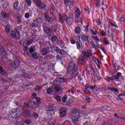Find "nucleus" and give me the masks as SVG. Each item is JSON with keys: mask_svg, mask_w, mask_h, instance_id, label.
<instances>
[{"mask_svg": "<svg viewBox=\"0 0 125 125\" xmlns=\"http://www.w3.org/2000/svg\"><path fill=\"white\" fill-rule=\"evenodd\" d=\"M56 60H57V61H59V62H62V60H63L62 58L60 57V56L59 55L56 56Z\"/></svg>", "mask_w": 125, "mask_h": 125, "instance_id": "nucleus-33", "label": "nucleus"}, {"mask_svg": "<svg viewBox=\"0 0 125 125\" xmlns=\"http://www.w3.org/2000/svg\"><path fill=\"white\" fill-rule=\"evenodd\" d=\"M88 43L89 46H91L92 48H96V47H98L99 46V44L97 43V44L95 45L94 42L92 40L88 41Z\"/></svg>", "mask_w": 125, "mask_h": 125, "instance_id": "nucleus-11", "label": "nucleus"}, {"mask_svg": "<svg viewBox=\"0 0 125 125\" xmlns=\"http://www.w3.org/2000/svg\"><path fill=\"white\" fill-rule=\"evenodd\" d=\"M51 19H52V18L49 17V15H46L45 16V21L46 22H50V21H51Z\"/></svg>", "mask_w": 125, "mask_h": 125, "instance_id": "nucleus-21", "label": "nucleus"}, {"mask_svg": "<svg viewBox=\"0 0 125 125\" xmlns=\"http://www.w3.org/2000/svg\"><path fill=\"white\" fill-rule=\"evenodd\" d=\"M59 17L60 22L61 23H63V22L64 21V19H63V17H62L61 14L59 15Z\"/></svg>", "mask_w": 125, "mask_h": 125, "instance_id": "nucleus-41", "label": "nucleus"}, {"mask_svg": "<svg viewBox=\"0 0 125 125\" xmlns=\"http://www.w3.org/2000/svg\"><path fill=\"white\" fill-rule=\"evenodd\" d=\"M95 87H96L95 85H91V86H90V89H95Z\"/></svg>", "mask_w": 125, "mask_h": 125, "instance_id": "nucleus-63", "label": "nucleus"}, {"mask_svg": "<svg viewBox=\"0 0 125 125\" xmlns=\"http://www.w3.org/2000/svg\"><path fill=\"white\" fill-rule=\"evenodd\" d=\"M0 73L1 75H4L6 74L5 71L3 69V68H2V66L0 67Z\"/></svg>", "mask_w": 125, "mask_h": 125, "instance_id": "nucleus-29", "label": "nucleus"}, {"mask_svg": "<svg viewBox=\"0 0 125 125\" xmlns=\"http://www.w3.org/2000/svg\"><path fill=\"white\" fill-rule=\"evenodd\" d=\"M20 63H21L20 60H19V59L17 58H15L13 62L11 63V65L12 67V68L15 69L16 68H18V67L20 66Z\"/></svg>", "mask_w": 125, "mask_h": 125, "instance_id": "nucleus-5", "label": "nucleus"}, {"mask_svg": "<svg viewBox=\"0 0 125 125\" xmlns=\"http://www.w3.org/2000/svg\"><path fill=\"white\" fill-rule=\"evenodd\" d=\"M33 2H34V3L36 4V5L39 7L42 5V1L41 0H33Z\"/></svg>", "mask_w": 125, "mask_h": 125, "instance_id": "nucleus-15", "label": "nucleus"}, {"mask_svg": "<svg viewBox=\"0 0 125 125\" xmlns=\"http://www.w3.org/2000/svg\"><path fill=\"white\" fill-rule=\"evenodd\" d=\"M80 15H81V11L79 8L77 7L75 8V17L79 18Z\"/></svg>", "mask_w": 125, "mask_h": 125, "instance_id": "nucleus-16", "label": "nucleus"}, {"mask_svg": "<svg viewBox=\"0 0 125 125\" xmlns=\"http://www.w3.org/2000/svg\"><path fill=\"white\" fill-rule=\"evenodd\" d=\"M84 10L87 14H89V8H88V9L85 8Z\"/></svg>", "mask_w": 125, "mask_h": 125, "instance_id": "nucleus-61", "label": "nucleus"}, {"mask_svg": "<svg viewBox=\"0 0 125 125\" xmlns=\"http://www.w3.org/2000/svg\"><path fill=\"white\" fill-rule=\"evenodd\" d=\"M57 51H58V53H59V54L62 55V51H64V50H61L59 49Z\"/></svg>", "mask_w": 125, "mask_h": 125, "instance_id": "nucleus-58", "label": "nucleus"}, {"mask_svg": "<svg viewBox=\"0 0 125 125\" xmlns=\"http://www.w3.org/2000/svg\"><path fill=\"white\" fill-rule=\"evenodd\" d=\"M47 113L48 116H53V115H54L55 113V112L54 111V109H49L47 110Z\"/></svg>", "mask_w": 125, "mask_h": 125, "instance_id": "nucleus-17", "label": "nucleus"}, {"mask_svg": "<svg viewBox=\"0 0 125 125\" xmlns=\"http://www.w3.org/2000/svg\"><path fill=\"white\" fill-rule=\"evenodd\" d=\"M58 43L62 48H63V47H64L65 44H64V42H63V41H58Z\"/></svg>", "mask_w": 125, "mask_h": 125, "instance_id": "nucleus-27", "label": "nucleus"}, {"mask_svg": "<svg viewBox=\"0 0 125 125\" xmlns=\"http://www.w3.org/2000/svg\"><path fill=\"white\" fill-rule=\"evenodd\" d=\"M63 19L65 20V22H66L67 25H70V24H72V23H73V18H72L71 17H68L66 15H64Z\"/></svg>", "mask_w": 125, "mask_h": 125, "instance_id": "nucleus-8", "label": "nucleus"}, {"mask_svg": "<svg viewBox=\"0 0 125 125\" xmlns=\"http://www.w3.org/2000/svg\"><path fill=\"white\" fill-rule=\"evenodd\" d=\"M44 32L47 34V35L49 36H51V34H52V30L49 28L47 26H46L44 29Z\"/></svg>", "mask_w": 125, "mask_h": 125, "instance_id": "nucleus-12", "label": "nucleus"}, {"mask_svg": "<svg viewBox=\"0 0 125 125\" xmlns=\"http://www.w3.org/2000/svg\"><path fill=\"white\" fill-rule=\"evenodd\" d=\"M33 42H34V39H31L27 41L26 42V45H30V44H32V43H33Z\"/></svg>", "mask_w": 125, "mask_h": 125, "instance_id": "nucleus-36", "label": "nucleus"}, {"mask_svg": "<svg viewBox=\"0 0 125 125\" xmlns=\"http://www.w3.org/2000/svg\"><path fill=\"white\" fill-rule=\"evenodd\" d=\"M54 90L56 92H58V91H60V90H61V88H60L59 86H56L54 87Z\"/></svg>", "mask_w": 125, "mask_h": 125, "instance_id": "nucleus-30", "label": "nucleus"}, {"mask_svg": "<svg viewBox=\"0 0 125 125\" xmlns=\"http://www.w3.org/2000/svg\"><path fill=\"white\" fill-rule=\"evenodd\" d=\"M78 41L76 42L77 48L79 50H83V44L82 43V42H81V40L80 38H78Z\"/></svg>", "mask_w": 125, "mask_h": 125, "instance_id": "nucleus-9", "label": "nucleus"}, {"mask_svg": "<svg viewBox=\"0 0 125 125\" xmlns=\"http://www.w3.org/2000/svg\"><path fill=\"white\" fill-rule=\"evenodd\" d=\"M46 44L47 46L42 48L41 51V54L43 56H45V55H46L47 53H49L50 52V49L49 48V46H50V43L49 42H46Z\"/></svg>", "mask_w": 125, "mask_h": 125, "instance_id": "nucleus-4", "label": "nucleus"}, {"mask_svg": "<svg viewBox=\"0 0 125 125\" xmlns=\"http://www.w3.org/2000/svg\"><path fill=\"white\" fill-rule=\"evenodd\" d=\"M107 81H108V82H110V81H114V76H113L112 77H108L107 79Z\"/></svg>", "mask_w": 125, "mask_h": 125, "instance_id": "nucleus-56", "label": "nucleus"}, {"mask_svg": "<svg viewBox=\"0 0 125 125\" xmlns=\"http://www.w3.org/2000/svg\"><path fill=\"white\" fill-rule=\"evenodd\" d=\"M72 112V123L74 125H80L79 124V119L81 117L80 114V110L78 109L73 108L71 110ZM62 125H72V123L69 120H65Z\"/></svg>", "mask_w": 125, "mask_h": 125, "instance_id": "nucleus-1", "label": "nucleus"}, {"mask_svg": "<svg viewBox=\"0 0 125 125\" xmlns=\"http://www.w3.org/2000/svg\"><path fill=\"white\" fill-rule=\"evenodd\" d=\"M56 122L55 120L52 119L49 120L48 124L50 125H55Z\"/></svg>", "mask_w": 125, "mask_h": 125, "instance_id": "nucleus-25", "label": "nucleus"}, {"mask_svg": "<svg viewBox=\"0 0 125 125\" xmlns=\"http://www.w3.org/2000/svg\"><path fill=\"white\" fill-rule=\"evenodd\" d=\"M28 50H29V48H28V46H26V47H24V48H23V51H28Z\"/></svg>", "mask_w": 125, "mask_h": 125, "instance_id": "nucleus-62", "label": "nucleus"}, {"mask_svg": "<svg viewBox=\"0 0 125 125\" xmlns=\"http://www.w3.org/2000/svg\"><path fill=\"white\" fill-rule=\"evenodd\" d=\"M14 8L15 9H19V2L17 1L14 3Z\"/></svg>", "mask_w": 125, "mask_h": 125, "instance_id": "nucleus-26", "label": "nucleus"}, {"mask_svg": "<svg viewBox=\"0 0 125 125\" xmlns=\"http://www.w3.org/2000/svg\"><path fill=\"white\" fill-rule=\"evenodd\" d=\"M0 55L4 56L5 55V51L2 47L0 46Z\"/></svg>", "mask_w": 125, "mask_h": 125, "instance_id": "nucleus-20", "label": "nucleus"}, {"mask_svg": "<svg viewBox=\"0 0 125 125\" xmlns=\"http://www.w3.org/2000/svg\"><path fill=\"white\" fill-rule=\"evenodd\" d=\"M11 36L12 38L14 39L18 37V38L20 37V33L18 31H12Z\"/></svg>", "mask_w": 125, "mask_h": 125, "instance_id": "nucleus-10", "label": "nucleus"}, {"mask_svg": "<svg viewBox=\"0 0 125 125\" xmlns=\"http://www.w3.org/2000/svg\"><path fill=\"white\" fill-rule=\"evenodd\" d=\"M24 16L26 19H29V18H30V14L28 13H25Z\"/></svg>", "mask_w": 125, "mask_h": 125, "instance_id": "nucleus-55", "label": "nucleus"}, {"mask_svg": "<svg viewBox=\"0 0 125 125\" xmlns=\"http://www.w3.org/2000/svg\"><path fill=\"white\" fill-rule=\"evenodd\" d=\"M121 22H125V17H123L120 20Z\"/></svg>", "mask_w": 125, "mask_h": 125, "instance_id": "nucleus-64", "label": "nucleus"}, {"mask_svg": "<svg viewBox=\"0 0 125 125\" xmlns=\"http://www.w3.org/2000/svg\"><path fill=\"white\" fill-rule=\"evenodd\" d=\"M68 98V97L67 96H64V97H62V101L63 103H66V101H67V99Z\"/></svg>", "mask_w": 125, "mask_h": 125, "instance_id": "nucleus-38", "label": "nucleus"}, {"mask_svg": "<svg viewBox=\"0 0 125 125\" xmlns=\"http://www.w3.org/2000/svg\"><path fill=\"white\" fill-rule=\"evenodd\" d=\"M56 100H57V102H61V98H60V97L58 96L56 97Z\"/></svg>", "mask_w": 125, "mask_h": 125, "instance_id": "nucleus-54", "label": "nucleus"}, {"mask_svg": "<svg viewBox=\"0 0 125 125\" xmlns=\"http://www.w3.org/2000/svg\"><path fill=\"white\" fill-rule=\"evenodd\" d=\"M73 103V100L72 99H68L67 103V106H70Z\"/></svg>", "mask_w": 125, "mask_h": 125, "instance_id": "nucleus-40", "label": "nucleus"}, {"mask_svg": "<svg viewBox=\"0 0 125 125\" xmlns=\"http://www.w3.org/2000/svg\"><path fill=\"white\" fill-rule=\"evenodd\" d=\"M36 27H38V24L35 23H33L31 25V28H36Z\"/></svg>", "mask_w": 125, "mask_h": 125, "instance_id": "nucleus-47", "label": "nucleus"}, {"mask_svg": "<svg viewBox=\"0 0 125 125\" xmlns=\"http://www.w3.org/2000/svg\"><path fill=\"white\" fill-rule=\"evenodd\" d=\"M29 52L30 53H33V52H35V49H34V47H30L29 49Z\"/></svg>", "mask_w": 125, "mask_h": 125, "instance_id": "nucleus-45", "label": "nucleus"}, {"mask_svg": "<svg viewBox=\"0 0 125 125\" xmlns=\"http://www.w3.org/2000/svg\"><path fill=\"white\" fill-rule=\"evenodd\" d=\"M81 40L84 42H88V36H82L81 37Z\"/></svg>", "mask_w": 125, "mask_h": 125, "instance_id": "nucleus-24", "label": "nucleus"}, {"mask_svg": "<svg viewBox=\"0 0 125 125\" xmlns=\"http://www.w3.org/2000/svg\"><path fill=\"white\" fill-rule=\"evenodd\" d=\"M108 89H109V90H111V91H114L115 92H118V91H119V89L115 88V87H109L108 88Z\"/></svg>", "mask_w": 125, "mask_h": 125, "instance_id": "nucleus-34", "label": "nucleus"}, {"mask_svg": "<svg viewBox=\"0 0 125 125\" xmlns=\"http://www.w3.org/2000/svg\"><path fill=\"white\" fill-rule=\"evenodd\" d=\"M100 31V34H101V35H102V36H103V37H105L106 36V33L105 32V31H104V30H101V29H99Z\"/></svg>", "mask_w": 125, "mask_h": 125, "instance_id": "nucleus-35", "label": "nucleus"}, {"mask_svg": "<svg viewBox=\"0 0 125 125\" xmlns=\"http://www.w3.org/2000/svg\"><path fill=\"white\" fill-rule=\"evenodd\" d=\"M59 113L61 117L64 118L67 115V108L66 107H62L59 110Z\"/></svg>", "mask_w": 125, "mask_h": 125, "instance_id": "nucleus-7", "label": "nucleus"}, {"mask_svg": "<svg viewBox=\"0 0 125 125\" xmlns=\"http://www.w3.org/2000/svg\"><path fill=\"white\" fill-rule=\"evenodd\" d=\"M54 58H55V57L53 56V55L52 54H49L44 57V59L46 61H48V60L54 59Z\"/></svg>", "mask_w": 125, "mask_h": 125, "instance_id": "nucleus-14", "label": "nucleus"}, {"mask_svg": "<svg viewBox=\"0 0 125 125\" xmlns=\"http://www.w3.org/2000/svg\"><path fill=\"white\" fill-rule=\"evenodd\" d=\"M1 14L3 18H6L7 17H9V14L6 13V12L5 11L1 12Z\"/></svg>", "mask_w": 125, "mask_h": 125, "instance_id": "nucleus-18", "label": "nucleus"}, {"mask_svg": "<svg viewBox=\"0 0 125 125\" xmlns=\"http://www.w3.org/2000/svg\"><path fill=\"white\" fill-rule=\"evenodd\" d=\"M32 58L33 59H38L39 56L37 54V53H34L32 54Z\"/></svg>", "mask_w": 125, "mask_h": 125, "instance_id": "nucleus-37", "label": "nucleus"}, {"mask_svg": "<svg viewBox=\"0 0 125 125\" xmlns=\"http://www.w3.org/2000/svg\"><path fill=\"white\" fill-rule=\"evenodd\" d=\"M25 2H26L28 6H31L32 4V1H31V0H26Z\"/></svg>", "mask_w": 125, "mask_h": 125, "instance_id": "nucleus-44", "label": "nucleus"}, {"mask_svg": "<svg viewBox=\"0 0 125 125\" xmlns=\"http://www.w3.org/2000/svg\"><path fill=\"white\" fill-rule=\"evenodd\" d=\"M53 107H54V104H49V109H53Z\"/></svg>", "mask_w": 125, "mask_h": 125, "instance_id": "nucleus-57", "label": "nucleus"}, {"mask_svg": "<svg viewBox=\"0 0 125 125\" xmlns=\"http://www.w3.org/2000/svg\"><path fill=\"white\" fill-rule=\"evenodd\" d=\"M89 87V86H87V87L86 86H85V88L83 90V92L84 93H88L89 92V90H88V88Z\"/></svg>", "mask_w": 125, "mask_h": 125, "instance_id": "nucleus-42", "label": "nucleus"}, {"mask_svg": "<svg viewBox=\"0 0 125 125\" xmlns=\"http://www.w3.org/2000/svg\"><path fill=\"white\" fill-rule=\"evenodd\" d=\"M21 77H22V78H27L28 77V75H27V74H26V73H23V74H21Z\"/></svg>", "mask_w": 125, "mask_h": 125, "instance_id": "nucleus-48", "label": "nucleus"}, {"mask_svg": "<svg viewBox=\"0 0 125 125\" xmlns=\"http://www.w3.org/2000/svg\"><path fill=\"white\" fill-rule=\"evenodd\" d=\"M77 70L78 66H77L74 62H71L67 68V72L69 76H71V80L73 79L74 77H76L78 74V72H77Z\"/></svg>", "mask_w": 125, "mask_h": 125, "instance_id": "nucleus-2", "label": "nucleus"}, {"mask_svg": "<svg viewBox=\"0 0 125 125\" xmlns=\"http://www.w3.org/2000/svg\"><path fill=\"white\" fill-rule=\"evenodd\" d=\"M97 25H101V20H100V19H98V20L97 21Z\"/></svg>", "mask_w": 125, "mask_h": 125, "instance_id": "nucleus-59", "label": "nucleus"}, {"mask_svg": "<svg viewBox=\"0 0 125 125\" xmlns=\"http://www.w3.org/2000/svg\"><path fill=\"white\" fill-rule=\"evenodd\" d=\"M103 42L105 45H108V44H109V42L105 39L103 40Z\"/></svg>", "mask_w": 125, "mask_h": 125, "instance_id": "nucleus-53", "label": "nucleus"}, {"mask_svg": "<svg viewBox=\"0 0 125 125\" xmlns=\"http://www.w3.org/2000/svg\"><path fill=\"white\" fill-rule=\"evenodd\" d=\"M35 99L36 100V102H37V103H41V98H39V97H37L36 98H35Z\"/></svg>", "mask_w": 125, "mask_h": 125, "instance_id": "nucleus-50", "label": "nucleus"}, {"mask_svg": "<svg viewBox=\"0 0 125 125\" xmlns=\"http://www.w3.org/2000/svg\"><path fill=\"white\" fill-rule=\"evenodd\" d=\"M57 40H58V38H57V36H52V39H51L52 42H56V41H57Z\"/></svg>", "mask_w": 125, "mask_h": 125, "instance_id": "nucleus-39", "label": "nucleus"}, {"mask_svg": "<svg viewBox=\"0 0 125 125\" xmlns=\"http://www.w3.org/2000/svg\"><path fill=\"white\" fill-rule=\"evenodd\" d=\"M70 42L72 44H75L76 43V41L73 39L70 40Z\"/></svg>", "mask_w": 125, "mask_h": 125, "instance_id": "nucleus-60", "label": "nucleus"}, {"mask_svg": "<svg viewBox=\"0 0 125 125\" xmlns=\"http://www.w3.org/2000/svg\"><path fill=\"white\" fill-rule=\"evenodd\" d=\"M21 17L20 16H18L17 17V19H18V22L19 23V24L21 23V22H22V20H21Z\"/></svg>", "mask_w": 125, "mask_h": 125, "instance_id": "nucleus-46", "label": "nucleus"}, {"mask_svg": "<svg viewBox=\"0 0 125 125\" xmlns=\"http://www.w3.org/2000/svg\"><path fill=\"white\" fill-rule=\"evenodd\" d=\"M93 40H94L95 41H96L97 42H99V38L98 37H95V36H92Z\"/></svg>", "mask_w": 125, "mask_h": 125, "instance_id": "nucleus-52", "label": "nucleus"}, {"mask_svg": "<svg viewBox=\"0 0 125 125\" xmlns=\"http://www.w3.org/2000/svg\"><path fill=\"white\" fill-rule=\"evenodd\" d=\"M23 115L26 118H30L32 116V112H31V111L27 109L24 111Z\"/></svg>", "mask_w": 125, "mask_h": 125, "instance_id": "nucleus-13", "label": "nucleus"}, {"mask_svg": "<svg viewBox=\"0 0 125 125\" xmlns=\"http://www.w3.org/2000/svg\"><path fill=\"white\" fill-rule=\"evenodd\" d=\"M75 32L76 34H80V33H81V27L77 26L76 28H75Z\"/></svg>", "mask_w": 125, "mask_h": 125, "instance_id": "nucleus-31", "label": "nucleus"}, {"mask_svg": "<svg viewBox=\"0 0 125 125\" xmlns=\"http://www.w3.org/2000/svg\"><path fill=\"white\" fill-rule=\"evenodd\" d=\"M55 83H62V81L61 80V78H58L55 79Z\"/></svg>", "mask_w": 125, "mask_h": 125, "instance_id": "nucleus-32", "label": "nucleus"}, {"mask_svg": "<svg viewBox=\"0 0 125 125\" xmlns=\"http://www.w3.org/2000/svg\"><path fill=\"white\" fill-rule=\"evenodd\" d=\"M91 56V50L90 49H88L85 52H83L81 53L80 56L79 63L80 64H84L87 60H88V57Z\"/></svg>", "mask_w": 125, "mask_h": 125, "instance_id": "nucleus-3", "label": "nucleus"}, {"mask_svg": "<svg viewBox=\"0 0 125 125\" xmlns=\"http://www.w3.org/2000/svg\"><path fill=\"white\" fill-rule=\"evenodd\" d=\"M42 87L40 86H36L34 89L35 91H39V90H41Z\"/></svg>", "mask_w": 125, "mask_h": 125, "instance_id": "nucleus-43", "label": "nucleus"}, {"mask_svg": "<svg viewBox=\"0 0 125 125\" xmlns=\"http://www.w3.org/2000/svg\"><path fill=\"white\" fill-rule=\"evenodd\" d=\"M52 91H53V89L52 88V87H49L46 90L47 94H50V93H51Z\"/></svg>", "mask_w": 125, "mask_h": 125, "instance_id": "nucleus-28", "label": "nucleus"}, {"mask_svg": "<svg viewBox=\"0 0 125 125\" xmlns=\"http://www.w3.org/2000/svg\"><path fill=\"white\" fill-rule=\"evenodd\" d=\"M92 60L93 61H95L97 64H100V63H101V62L95 57H92Z\"/></svg>", "mask_w": 125, "mask_h": 125, "instance_id": "nucleus-23", "label": "nucleus"}, {"mask_svg": "<svg viewBox=\"0 0 125 125\" xmlns=\"http://www.w3.org/2000/svg\"><path fill=\"white\" fill-rule=\"evenodd\" d=\"M32 116H33L34 118H39V115L36 112H33L32 114Z\"/></svg>", "mask_w": 125, "mask_h": 125, "instance_id": "nucleus-51", "label": "nucleus"}, {"mask_svg": "<svg viewBox=\"0 0 125 125\" xmlns=\"http://www.w3.org/2000/svg\"><path fill=\"white\" fill-rule=\"evenodd\" d=\"M20 111H17L16 109H13L12 110V116H14L15 118H17L19 119L21 118L20 116H21V113L20 112Z\"/></svg>", "mask_w": 125, "mask_h": 125, "instance_id": "nucleus-6", "label": "nucleus"}, {"mask_svg": "<svg viewBox=\"0 0 125 125\" xmlns=\"http://www.w3.org/2000/svg\"><path fill=\"white\" fill-rule=\"evenodd\" d=\"M122 76V73L118 72L114 77V80H119L120 79V77Z\"/></svg>", "mask_w": 125, "mask_h": 125, "instance_id": "nucleus-19", "label": "nucleus"}, {"mask_svg": "<svg viewBox=\"0 0 125 125\" xmlns=\"http://www.w3.org/2000/svg\"><path fill=\"white\" fill-rule=\"evenodd\" d=\"M5 30L6 33H10V30H11V27H10V25L8 24L6 26Z\"/></svg>", "mask_w": 125, "mask_h": 125, "instance_id": "nucleus-22", "label": "nucleus"}, {"mask_svg": "<svg viewBox=\"0 0 125 125\" xmlns=\"http://www.w3.org/2000/svg\"><path fill=\"white\" fill-rule=\"evenodd\" d=\"M91 33L92 35H94L95 36L97 35V31H94L93 30H91Z\"/></svg>", "mask_w": 125, "mask_h": 125, "instance_id": "nucleus-49", "label": "nucleus"}]
</instances>
